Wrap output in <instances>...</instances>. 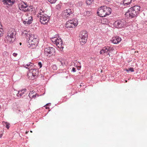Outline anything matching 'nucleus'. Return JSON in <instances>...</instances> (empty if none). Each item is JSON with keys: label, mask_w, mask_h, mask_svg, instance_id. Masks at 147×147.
<instances>
[{"label": "nucleus", "mask_w": 147, "mask_h": 147, "mask_svg": "<svg viewBox=\"0 0 147 147\" xmlns=\"http://www.w3.org/2000/svg\"><path fill=\"white\" fill-rule=\"evenodd\" d=\"M88 36L87 32L86 30L82 31L80 32L79 35L80 42L83 43L86 42Z\"/></svg>", "instance_id": "nucleus-6"}, {"label": "nucleus", "mask_w": 147, "mask_h": 147, "mask_svg": "<svg viewBox=\"0 0 147 147\" xmlns=\"http://www.w3.org/2000/svg\"><path fill=\"white\" fill-rule=\"evenodd\" d=\"M26 134L27 133V132H26Z\"/></svg>", "instance_id": "nucleus-46"}, {"label": "nucleus", "mask_w": 147, "mask_h": 147, "mask_svg": "<svg viewBox=\"0 0 147 147\" xmlns=\"http://www.w3.org/2000/svg\"><path fill=\"white\" fill-rule=\"evenodd\" d=\"M92 1L91 0H86V3L87 5H90L92 3Z\"/></svg>", "instance_id": "nucleus-30"}, {"label": "nucleus", "mask_w": 147, "mask_h": 147, "mask_svg": "<svg viewBox=\"0 0 147 147\" xmlns=\"http://www.w3.org/2000/svg\"><path fill=\"white\" fill-rule=\"evenodd\" d=\"M121 40V38L118 36H116L113 37L112 40L113 43L116 44L119 43Z\"/></svg>", "instance_id": "nucleus-14"}, {"label": "nucleus", "mask_w": 147, "mask_h": 147, "mask_svg": "<svg viewBox=\"0 0 147 147\" xmlns=\"http://www.w3.org/2000/svg\"><path fill=\"white\" fill-rule=\"evenodd\" d=\"M81 5H82V3H81Z\"/></svg>", "instance_id": "nucleus-47"}, {"label": "nucleus", "mask_w": 147, "mask_h": 147, "mask_svg": "<svg viewBox=\"0 0 147 147\" xmlns=\"http://www.w3.org/2000/svg\"><path fill=\"white\" fill-rule=\"evenodd\" d=\"M107 47V50H108V52H111L114 50V48L112 47Z\"/></svg>", "instance_id": "nucleus-23"}, {"label": "nucleus", "mask_w": 147, "mask_h": 147, "mask_svg": "<svg viewBox=\"0 0 147 147\" xmlns=\"http://www.w3.org/2000/svg\"><path fill=\"white\" fill-rule=\"evenodd\" d=\"M30 70L31 72L33 74L35 78L38 75V69L36 68H31Z\"/></svg>", "instance_id": "nucleus-15"}, {"label": "nucleus", "mask_w": 147, "mask_h": 147, "mask_svg": "<svg viewBox=\"0 0 147 147\" xmlns=\"http://www.w3.org/2000/svg\"><path fill=\"white\" fill-rule=\"evenodd\" d=\"M45 11L41 10L39 13L40 22L42 24H45L47 23L49 20L50 16L46 13Z\"/></svg>", "instance_id": "nucleus-4"}, {"label": "nucleus", "mask_w": 147, "mask_h": 147, "mask_svg": "<svg viewBox=\"0 0 147 147\" xmlns=\"http://www.w3.org/2000/svg\"><path fill=\"white\" fill-rule=\"evenodd\" d=\"M13 55L14 57H16L17 56V54L15 53H14L13 54Z\"/></svg>", "instance_id": "nucleus-34"}, {"label": "nucleus", "mask_w": 147, "mask_h": 147, "mask_svg": "<svg viewBox=\"0 0 147 147\" xmlns=\"http://www.w3.org/2000/svg\"><path fill=\"white\" fill-rule=\"evenodd\" d=\"M22 35L23 36H25L26 37H27V39H28V42L29 43V47H32V48H33L36 47L38 43V39L36 36H34L33 34H28V32L24 30L22 33Z\"/></svg>", "instance_id": "nucleus-1"}, {"label": "nucleus", "mask_w": 147, "mask_h": 147, "mask_svg": "<svg viewBox=\"0 0 147 147\" xmlns=\"http://www.w3.org/2000/svg\"><path fill=\"white\" fill-rule=\"evenodd\" d=\"M78 67V69L79 70L80 69V68L81 67V65H80L79 66H77Z\"/></svg>", "instance_id": "nucleus-35"}, {"label": "nucleus", "mask_w": 147, "mask_h": 147, "mask_svg": "<svg viewBox=\"0 0 147 147\" xmlns=\"http://www.w3.org/2000/svg\"><path fill=\"white\" fill-rule=\"evenodd\" d=\"M3 126L6 127L7 128L9 129V123L3 121Z\"/></svg>", "instance_id": "nucleus-21"}, {"label": "nucleus", "mask_w": 147, "mask_h": 147, "mask_svg": "<svg viewBox=\"0 0 147 147\" xmlns=\"http://www.w3.org/2000/svg\"><path fill=\"white\" fill-rule=\"evenodd\" d=\"M32 16L29 18L28 19L26 18L24 21H23V23L25 24H27L28 25L30 24L32 22Z\"/></svg>", "instance_id": "nucleus-16"}, {"label": "nucleus", "mask_w": 147, "mask_h": 147, "mask_svg": "<svg viewBox=\"0 0 147 147\" xmlns=\"http://www.w3.org/2000/svg\"><path fill=\"white\" fill-rule=\"evenodd\" d=\"M30 132H32V131H30Z\"/></svg>", "instance_id": "nucleus-45"}, {"label": "nucleus", "mask_w": 147, "mask_h": 147, "mask_svg": "<svg viewBox=\"0 0 147 147\" xmlns=\"http://www.w3.org/2000/svg\"><path fill=\"white\" fill-rule=\"evenodd\" d=\"M114 24L115 27L118 28L124 27L126 26V21L123 19L119 20L115 22Z\"/></svg>", "instance_id": "nucleus-10"}, {"label": "nucleus", "mask_w": 147, "mask_h": 147, "mask_svg": "<svg viewBox=\"0 0 147 147\" xmlns=\"http://www.w3.org/2000/svg\"><path fill=\"white\" fill-rule=\"evenodd\" d=\"M27 76L28 78L30 80H33L35 78L32 72H31V71L30 69L28 71Z\"/></svg>", "instance_id": "nucleus-18"}, {"label": "nucleus", "mask_w": 147, "mask_h": 147, "mask_svg": "<svg viewBox=\"0 0 147 147\" xmlns=\"http://www.w3.org/2000/svg\"><path fill=\"white\" fill-rule=\"evenodd\" d=\"M15 0H10V5H12L15 3Z\"/></svg>", "instance_id": "nucleus-29"}, {"label": "nucleus", "mask_w": 147, "mask_h": 147, "mask_svg": "<svg viewBox=\"0 0 147 147\" xmlns=\"http://www.w3.org/2000/svg\"><path fill=\"white\" fill-rule=\"evenodd\" d=\"M73 11L71 9H68L65 10L63 12V16L65 17H68L72 14Z\"/></svg>", "instance_id": "nucleus-12"}, {"label": "nucleus", "mask_w": 147, "mask_h": 147, "mask_svg": "<svg viewBox=\"0 0 147 147\" xmlns=\"http://www.w3.org/2000/svg\"><path fill=\"white\" fill-rule=\"evenodd\" d=\"M20 45H21V43H20Z\"/></svg>", "instance_id": "nucleus-44"}, {"label": "nucleus", "mask_w": 147, "mask_h": 147, "mask_svg": "<svg viewBox=\"0 0 147 147\" xmlns=\"http://www.w3.org/2000/svg\"><path fill=\"white\" fill-rule=\"evenodd\" d=\"M45 53L47 56L54 55L55 56V49L54 48L52 47H48L45 49L44 50Z\"/></svg>", "instance_id": "nucleus-9"}, {"label": "nucleus", "mask_w": 147, "mask_h": 147, "mask_svg": "<svg viewBox=\"0 0 147 147\" xmlns=\"http://www.w3.org/2000/svg\"><path fill=\"white\" fill-rule=\"evenodd\" d=\"M78 24L76 20H70L66 23L65 27L67 28H74Z\"/></svg>", "instance_id": "nucleus-8"}, {"label": "nucleus", "mask_w": 147, "mask_h": 147, "mask_svg": "<svg viewBox=\"0 0 147 147\" xmlns=\"http://www.w3.org/2000/svg\"><path fill=\"white\" fill-rule=\"evenodd\" d=\"M51 4L55 3L57 0H47Z\"/></svg>", "instance_id": "nucleus-28"}, {"label": "nucleus", "mask_w": 147, "mask_h": 147, "mask_svg": "<svg viewBox=\"0 0 147 147\" xmlns=\"http://www.w3.org/2000/svg\"><path fill=\"white\" fill-rule=\"evenodd\" d=\"M91 12L88 11H86V15L88 16H89L91 14Z\"/></svg>", "instance_id": "nucleus-31"}, {"label": "nucleus", "mask_w": 147, "mask_h": 147, "mask_svg": "<svg viewBox=\"0 0 147 147\" xmlns=\"http://www.w3.org/2000/svg\"><path fill=\"white\" fill-rule=\"evenodd\" d=\"M7 52H4V54H6Z\"/></svg>", "instance_id": "nucleus-41"}, {"label": "nucleus", "mask_w": 147, "mask_h": 147, "mask_svg": "<svg viewBox=\"0 0 147 147\" xmlns=\"http://www.w3.org/2000/svg\"><path fill=\"white\" fill-rule=\"evenodd\" d=\"M26 89L25 88L19 90L18 92L16 90H14L13 93H15L18 97L21 96L22 95L26 92Z\"/></svg>", "instance_id": "nucleus-13"}, {"label": "nucleus", "mask_w": 147, "mask_h": 147, "mask_svg": "<svg viewBox=\"0 0 147 147\" xmlns=\"http://www.w3.org/2000/svg\"><path fill=\"white\" fill-rule=\"evenodd\" d=\"M35 93V92L34 90H32V91H30L29 95L28 96L30 98H31V96L34 94H33Z\"/></svg>", "instance_id": "nucleus-25"}, {"label": "nucleus", "mask_w": 147, "mask_h": 147, "mask_svg": "<svg viewBox=\"0 0 147 147\" xmlns=\"http://www.w3.org/2000/svg\"><path fill=\"white\" fill-rule=\"evenodd\" d=\"M7 37H6V38L7 39V38L8 37V38H9V37L8 36V35H7Z\"/></svg>", "instance_id": "nucleus-40"}, {"label": "nucleus", "mask_w": 147, "mask_h": 147, "mask_svg": "<svg viewBox=\"0 0 147 147\" xmlns=\"http://www.w3.org/2000/svg\"><path fill=\"white\" fill-rule=\"evenodd\" d=\"M18 6L19 9L21 11H24V12H27L29 10L30 7L28 6L27 4L24 2H21V3L18 4Z\"/></svg>", "instance_id": "nucleus-11"}, {"label": "nucleus", "mask_w": 147, "mask_h": 147, "mask_svg": "<svg viewBox=\"0 0 147 147\" xmlns=\"http://www.w3.org/2000/svg\"><path fill=\"white\" fill-rule=\"evenodd\" d=\"M76 63L78 62V63H79V64H81V63H80V62H79V61H77V60L76 61Z\"/></svg>", "instance_id": "nucleus-37"}, {"label": "nucleus", "mask_w": 147, "mask_h": 147, "mask_svg": "<svg viewBox=\"0 0 147 147\" xmlns=\"http://www.w3.org/2000/svg\"><path fill=\"white\" fill-rule=\"evenodd\" d=\"M141 7L138 5H135L129 8L125 14V17L128 19L136 17L139 13Z\"/></svg>", "instance_id": "nucleus-2"}, {"label": "nucleus", "mask_w": 147, "mask_h": 147, "mask_svg": "<svg viewBox=\"0 0 147 147\" xmlns=\"http://www.w3.org/2000/svg\"><path fill=\"white\" fill-rule=\"evenodd\" d=\"M112 9L106 6H102L98 8L97 12L98 15L102 17H106L111 14Z\"/></svg>", "instance_id": "nucleus-3"}, {"label": "nucleus", "mask_w": 147, "mask_h": 147, "mask_svg": "<svg viewBox=\"0 0 147 147\" xmlns=\"http://www.w3.org/2000/svg\"><path fill=\"white\" fill-rule=\"evenodd\" d=\"M126 71L127 72H129V71H130L131 72H134V68L133 67H130L128 69H127Z\"/></svg>", "instance_id": "nucleus-27"}, {"label": "nucleus", "mask_w": 147, "mask_h": 147, "mask_svg": "<svg viewBox=\"0 0 147 147\" xmlns=\"http://www.w3.org/2000/svg\"><path fill=\"white\" fill-rule=\"evenodd\" d=\"M127 82V80H125V82L126 83V82Z\"/></svg>", "instance_id": "nucleus-43"}, {"label": "nucleus", "mask_w": 147, "mask_h": 147, "mask_svg": "<svg viewBox=\"0 0 147 147\" xmlns=\"http://www.w3.org/2000/svg\"><path fill=\"white\" fill-rule=\"evenodd\" d=\"M16 32L15 30L13 29H11L10 32V44H15L16 40Z\"/></svg>", "instance_id": "nucleus-7"}, {"label": "nucleus", "mask_w": 147, "mask_h": 147, "mask_svg": "<svg viewBox=\"0 0 147 147\" xmlns=\"http://www.w3.org/2000/svg\"><path fill=\"white\" fill-rule=\"evenodd\" d=\"M58 36L57 34L54 35V36L50 37L52 42H53L56 45L57 47L59 48L61 51H62L64 47L63 46V42L61 39L58 37L57 38Z\"/></svg>", "instance_id": "nucleus-5"}, {"label": "nucleus", "mask_w": 147, "mask_h": 147, "mask_svg": "<svg viewBox=\"0 0 147 147\" xmlns=\"http://www.w3.org/2000/svg\"><path fill=\"white\" fill-rule=\"evenodd\" d=\"M46 109H49V107H46Z\"/></svg>", "instance_id": "nucleus-39"}, {"label": "nucleus", "mask_w": 147, "mask_h": 147, "mask_svg": "<svg viewBox=\"0 0 147 147\" xmlns=\"http://www.w3.org/2000/svg\"><path fill=\"white\" fill-rule=\"evenodd\" d=\"M3 2V4L5 5H9V0H4L2 1Z\"/></svg>", "instance_id": "nucleus-24"}, {"label": "nucleus", "mask_w": 147, "mask_h": 147, "mask_svg": "<svg viewBox=\"0 0 147 147\" xmlns=\"http://www.w3.org/2000/svg\"><path fill=\"white\" fill-rule=\"evenodd\" d=\"M132 1V0H123V4L124 6H127L131 3Z\"/></svg>", "instance_id": "nucleus-20"}, {"label": "nucleus", "mask_w": 147, "mask_h": 147, "mask_svg": "<svg viewBox=\"0 0 147 147\" xmlns=\"http://www.w3.org/2000/svg\"><path fill=\"white\" fill-rule=\"evenodd\" d=\"M51 103H47L46 105H47V106H49V105H51Z\"/></svg>", "instance_id": "nucleus-36"}, {"label": "nucleus", "mask_w": 147, "mask_h": 147, "mask_svg": "<svg viewBox=\"0 0 147 147\" xmlns=\"http://www.w3.org/2000/svg\"><path fill=\"white\" fill-rule=\"evenodd\" d=\"M38 96V94H37V93H34V94H33V95H32V96H31V98H31V99L32 98H35L36 96Z\"/></svg>", "instance_id": "nucleus-26"}, {"label": "nucleus", "mask_w": 147, "mask_h": 147, "mask_svg": "<svg viewBox=\"0 0 147 147\" xmlns=\"http://www.w3.org/2000/svg\"><path fill=\"white\" fill-rule=\"evenodd\" d=\"M56 67V66L55 65H53V67Z\"/></svg>", "instance_id": "nucleus-42"}, {"label": "nucleus", "mask_w": 147, "mask_h": 147, "mask_svg": "<svg viewBox=\"0 0 147 147\" xmlns=\"http://www.w3.org/2000/svg\"><path fill=\"white\" fill-rule=\"evenodd\" d=\"M71 71L73 72H75L76 71V68L74 67H73Z\"/></svg>", "instance_id": "nucleus-33"}, {"label": "nucleus", "mask_w": 147, "mask_h": 147, "mask_svg": "<svg viewBox=\"0 0 147 147\" xmlns=\"http://www.w3.org/2000/svg\"><path fill=\"white\" fill-rule=\"evenodd\" d=\"M108 52V50H107V47H105L100 50V53L101 55H103L105 53H107Z\"/></svg>", "instance_id": "nucleus-19"}, {"label": "nucleus", "mask_w": 147, "mask_h": 147, "mask_svg": "<svg viewBox=\"0 0 147 147\" xmlns=\"http://www.w3.org/2000/svg\"><path fill=\"white\" fill-rule=\"evenodd\" d=\"M3 30L2 28V26L1 24V22H0V37L2 35V32Z\"/></svg>", "instance_id": "nucleus-22"}, {"label": "nucleus", "mask_w": 147, "mask_h": 147, "mask_svg": "<svg viewBox=\"0 0 147 147\" xmlns=\"http://www.w3.org/2000/svg\"><path fill=\"white\" fill-rule=\"evenodd\" d=\"M7 7H8L7 6Z\"/></svg>", "instance_id": "nucleus-48"}, {"label": "nucleus", "mask_w": 147, "mask_h": 147, "mask_svg": "<svg viewBox=\"0 0 147 147\" xmlns=\"http://www.w3.org/2000/svg\"><path fill=\"white\" fill-rule=\"evenodd\" d=\"M109 53H110V52H109V53H107V55H109V56H110V54Z\"/></svg>", "instance_id": "nucleus-38"}, {"label": "nucleus", "mask_w": 147, "mask_h": 147, "mask_svg": "<svg viewBox=\"0 0 147 147\" xmlns=\"http://www.w3.org/2000/svg\"><path fill=\"white\" fill-rule=\"evenodd\" d=\"M38 65L40 67V68H41L42 67V63L40 62H39L38 63Z\"/></svg>", "instance_id": "nucleus-32"}, {"label": "nucleus", "mask_w": 147, "mask_h": 147, "mask_svg": "<svg viewBox=\"0 0 147 147\" xmlns=\"http://www.w3.org/2000/svg\"><path fill=\"white\" fill-rule=\"evenodd\" d=\"M23 65L24 67H25L26 68H27L29 70L30 69V68H32L34 67V64L31 62L28 63L26 65L24 64Z\"/></svg>", "instance_id": "nucleus-17"}]
</instances>
